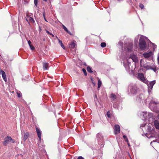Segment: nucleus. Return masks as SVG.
Here are the masks:
<instances>
[{
	"label": "nucleus",
	"instance_id": "f257e3e1",
	"mask_svg": "<svg viewBox=\"0 0 159 159\" xmlns=\"http://www.w3.org/2000/svg\"><path fill=\"white\" fill-rule=\"evenodd\" d=\"M152 126L151 124H148L147 126V132L146 133V136L148 138L154 137V135L151 134V132L153 131Z\"/></svg>",
	"mask_w": 159,
	"mask_h": 159
},
{
	"label": "nucleus",
	"instance_id": "f03ea898",
	"mask_svg": "<svg viewBox=\"0 0 159 159\" xmlns=\"http://www.w3.org/2000/svg\"><path fill=\"white\" fill-rule=\"evenodd\" d=\"M137 77V79L141 81L144 83L145 84H148V80L144 77L143 73H138Z\"/></svg>",
	"mask_w": 159,
	"mask_h": 159
},
{
	"label": "nucleus",
	"instance_id": "7ed1b4c3",
	"mask_svg": "<svg viewBox=\"0 0 159 159\" xmlns=\"http://www.w3.org/2000/svg\"><path fill=\"white\" fill-rule=\"evenodd\" d=\"M4 141L3 142V145L4 146L7 145V144L9 142H11L12 143L15 142V140L12 139L10 136H7L5 137L4 139Z\"/></svg>",
	"mask_w": 159,
	"mask_h": 159
},
{
	"label": "nucleus",
	"instance_id": "20e7f679",
	"mask_svg": "<svg viewBox=\"0 0 159 159\" xmlns=\"http://www.w3.org/2000/svg\"><path fill=\"white\" fill-rule=\"evenodd\" d=\"M139 47L141 50H144L146 48V43L143 39H140L139 40Z\"/></svg>",
	"mask_w": 159,
	"mask_h": 159
},
{
	"label": "nucleus",
	"instance_id": "39448f33",
	"mask_svg": "<svg viewBox=\"0 0 159 159\" xmlns=\"http://www.w3.org/2000/svg\"><path fill=\"white\" fill-rule=\"evenodd\" d=\"M129 58L128 57H126V58L123 60V64L124 67H125L126 70L128 71H129V62L128 59Z\"/></svg>",
	"mask_w": 159,
	"mask_h": 159
},
{
	"label": "nucleus",
	"instance_id": "423d86ee",
	"mask_svg": "<svg viewBox=\"0 0 159 159\" xmlns=\"http://www.w3.org/2000/svg\"><path fill=\"white\" fill-rule=\"evenodd\" d=\"M140 114L142 118H143L144 120H147V118L148 116L150 117L152 116V113H147L146 112H141L140 113Z\"/></svg>",
	"mask_w": 159,
	"mask_h": 159
},
{
	"label": "nucleus",
	"instance_id": "0eeeda50",
	"mask_svg": "<svg viewBox=\"0 0 159 159\" xmlns=\"http://www.w3.org/2000/svg\"><path fill=\"white\" fill-rule=\"evenodd\" d=\"M155 84L156 81H155V80L154 81H150V82H149L148 80V84H147L148 87V90H152L153 85H154Z\"/></svg>",
	"mask_w": 159,
	"mask_h": 159
},
{
	"label": "nucleus",
	"instance_id": "6e6552de",
	"mask_svg": "<svg viewBox=\"0 0 159 159\" xmlns=\"http://www.w3.org/2000/svg\"><path fill=\"white\" fill-rule=\"evenodd\" d=\"M114 133L115 134L119 133L120 131V128L119 125H115L114 127Z\"/></svg>",
	"mask_w": 159,
	"mask_h": 159
},
{
	"label": "nucleus",
	"instance_id": "1a4fd4ad",
	"mask_svg": "<svg viewBox=\"0 0 159 159\" xmlns=\"http://www.w3.org/2000/svg\"><path fill=\"white\" fill-rule=\"evenodd\" d=\"M130 58H131L133 62H138V60L137 56L135 54H130Z\"/></svg>",
	"mask_w": 159,
	"mask_h": 159
},
{
	"label": "nucleus",
	"instance_id": "9d476101",
	"mask_svg": "<svg viewBox=\"0 0 159 159\" xmlns=\"http://www.w3.org/2000/svg\"><path fill=\"white\" fill-rule=\"evenodd\" d=\"M97 140L100 142H102L103 139V137L102 134L100 133H98L97 135Z\"/></svg>",
	"mask_w": 159,
	"mask_h": 159
},
{
	"label": "nucleus",
	"instance_id": "9b49d317",
	"mask_svg": "<svg viewBox=\"0 0 159 159\" xmlns=\"http://www.w3.org/2000/svg\"><path fill=\"white\" fill-rule=\"evenodd\" d=\"M36 131L37 134L39 138V139L40 141L41 140V131L40 129L38 127H36Z\"/></svg>",
	"mask_w": 159,
	"mask_h": 159
},
{
	"label": "nucleus",
	"instance_id": "f8f14e48",
	"mask_svg": "<svg viewBox=\"0 0 159 159\" xmlns=\"http://www.w3.org/2000/svg\"><path fill=\"white\" fill-rule=\"evenodd\" d=\"M152 55V53L151 52H148V53H144L143 54L144 57H145V58H147L151 57Z\"/></svg>",
	"mask_w": 159,
	"mask_h": 159
},
{
	"label": "nucleus",
	"instance_id": "ddd939ff",
	"mask_svg": "<svg viewBox=\"0 0 159 159\" xmlns=\"http://www.w3.org/2000/svg\"><path fill=\"white\" fill-rule=\"evenodd\" d=\"M31 16V15H29L28 14H27L26 15V17H27L28 18H29V20L30 22L32 23H34L35 22V21L33 18L30 17Z\"/></svg>",
	"mask_w": 159,
	"mask_h": 159
},
{
	"label": "nucleus",
	"instance_id": "4468645a",
	"mask_svg": "<svg viewBox=\"0 0 159 159\" xmlns=\"http://www.w3.org/2000/svg\"><path fill=\"white\" fill-rule=\"evenodd\" d=\"M137 88L136 86H132L131 89V93L132 94H134L137 92Z\"/></svg>",
	"mask_w": 159,
	"mask_h": 159
},
{
	"label": "nucleus",
	"instance_id": "2eb2a0df",
	"mask_svg": "<svg viewBox=\"0 0 159 159\" xmlns=\"http://www.w3.org/2000/svg\"><path fill=\"white\" fill-rule=\"evenodd\" d=\"M1 72L2 77L3 80H4L5 82H6L7 81V80L6 76L5 73L4 72V71L2 70H1Z\"/></svg>",
	"mask_w": 159,
	"mask_h": 159
},
{
	"label": "nucleus",
	"instance_id": "dca6fc26",
	"mask_svg": "<svg viewBox=\"0 0 159 159\" xmlns=\"http://www.w3.org/2000/svg\"><path fill=\"white\" fill-rule=\"evenodd\" d=\"M49 63H43V66L44 70H48L49 68Z\"/></svg>",
	"mask_w": 159,
	"mask_h": 159
},
{
	"label": "nucleus",
	"instance_id": "f3484780",
	"mask_svg": "<svg viewBox=\"0 0 159 159\" xmlns=\"http://www.w3.org/2000/svg\"><path fill=\"white\" fill-rule=\"evenodd\" d=\"M154 126L157 129H159V122L157 120H155L154 122Z\"/></svg>",
	"mask_w": 159,
	"mask_h": 159
},
{
	"label": "nucleus",
	"instance_id": "a211bd4d",
	"mask_svg": "<svg viewBox=\"0 0 159 159\" xmlns=\"http://www.w3.org/2000/svg\"><path fill=\"white\" fill-rule=\"evenodd\" d=\"M76 45V42H72L70 44L69 47L70 48H73Z\"/></svg>",
	"mask_w": 159,
	"mask_h": 159
},
{
	"label": "nucleus",
	"instance_id": "6ab92c4d",
	"mask_svg": "<svg viewBox=\"0 0 159 159\" xmlns=\"http://www.w3.org/2000/svg\"><path fill=\"white\" fill-rule=\"evenodd\" d=\"M110 98L112 100L114 101L116 99V96L115 94L112 93L111 94Z\"/></svg>",
	"mask_w": 159,
	"mask_h": 159
},
{
	"label": "nucleus",
	"instance_id": "aec40b11",
	"mask_svg": "<svg viewBox=\"0 0 159 159\" xmlns=\"http://www.w3.org/2000/svg\"><path fill=\"white\" fill-rule=\"evenodd\" d=\"M29 134L28 132H26L24 134L23 136V140L24 141H26L27 139L29 137Z\"/></svg>",
	"mask_w": 159,
	"mask_h": 159
},
{
	"label": "nucleus",
	"instance_id": "412c9836",
	"mask_svg": "<svg viewBox=\"0 0 159 159\" xmlns=\"http://www.w3.org/2000/svg\"><path fill=\"white\" fill-rule=\"evenodd\" d=\"M62 28L63 29L66 31L69 34L71 35V33L66 28V27L63 25H62Z\"/></svg>",
	"mask_w": 159,
	"mask_h": 159
},
{
	"label": "nucleus",
	"instance_id": "4be33fe9",
	"mask_svg": "<svg viewBox=\"0 0 159 159\" xmlns=\"http://www.w3.org/2000/svg\"><path fill=\"white\" fill-rule=\"evenodd\" d=\"M144 67L147 69H151L152 66L150 65L145 64L144 66Z\"/></svg>",
	"mask_w": 159,
	"mask_h": 159
},
{
	"label": "nucleus",
	"instance_id": "5701e85b",
	"mask_svg": "<svg viewBox=\"0 0 159 159\" xmlns=\"http://www.w3.org/2000/svg\"><path fill=\"white\" fill-rule=\"evenodd\" d=\"M58 40L59 43H60V44L61 45V46L62 47V48H63L64 49H65V46H64V45L62 43V41L61 40H60V39H58Z\"/></svg>",
	"mask_w": 159,
	"mask_h": 159
},
{
	"label": "nucleus",
	"instance_id": "b1692460",
	"mask_svg": "<svg viewBox=\"0 0 159 159\" xmlns=\"http://www.w3.org/2000/svg\"><path fill=\"white\" fill-rule=\"evenodd\" d=\"M87 71L89 73H91L93 72V71H92V68L89 66L87 67Z\"/></svg>",
	"mask_w": 159,
	"mask_h": 159
},
{
	"label": "nucleus",
	"instance_id": "393cba45",
	"mask_svg": "<svg viewBox=\"0 0 159 159\" xmlns=\"http://www.w3.org/2000/svg\"><path fill=\"white\" fill-rule=\"evenodd\" d=\"M124 48L125 51L127 52H129V47L128 46L126 47L125 46H124Z\"/></svg>",
	"mask_w": 159,
	"mask_h": 159
},
{
	"label": "nucleus",
	"instance_id": "a878e982",
	"mask_svg": "<svg viewBox=\"0 0 159 159\" xmlns=\"http://www.w3.org/2000/svg\"><path fill=\"white\" fill-rule=\"evenodd\" d=\"M102 85V82L101 80H99L98 81V88H99Z\"/></svg>",
	"mask_w": 159,
	"mask_h": 159
},
{
	"label": "nucleus",
	"instance_id": "bb28decb",
	"mask_svg": "<svg viewBox=\"0 0 159 159\" xmlns=\"http://www.w3.org/2000/svg\"><path fill=\"white\" fill-rule=\"evenodd\" d=\"M151 69H152L154 72H156L157 70L156 67L154 65L152 66Z\"/></svg>",
	"mask_w": 159,
	"mask_h": 159
},
{
	"label": "nucleus",
	"instance_id": "cd10ccee",
	"mask_svg": "<svg viewBox=\"0 0 159 159\" xmlns=\"http://www.w3.org/2000/svg\"><path fill=\"white\" fill-rule=\"evenodd\" d=\"M106 46V44L105 43L102 42L101 43V46L102 48H104Z\"/></svg>",
	"mask_w": 159,
	"mask_h": 159
},
{
	"label": "nucleus",
	"instance_id": "c85d7f7f",
	"mask_svg": "<svg viewBox=\"0 0 159 159\" xmlns=\"http://www.w3.org/2000/svg\"><path fill=\"white\" fill-rule=\"evenodd\" d=\"M107 117L109 118H110L111 117V114L109 111H108L107 113Z\"/></svg>",
	"mask_w": 159,
	"mask_h": 159
},
{
	"label": "nucleus",
	"instance_id": "c756f323",
	"mask_svg": "<svg viewBox=\"0 0 159 159\" xmlns=\"http://www.w3.org/2000/svg\"><path fill=\"white\" fill-rule=\"evenodd\" d=\"M46 31L47 33L48 34H49L50 35H51L53 37H54V35L53 34H52V33H50L48 31V30H46Z\"/></svg>",
	"mask_w": 159,
	"mask_h": 159
},
{
	"label": "nucleus",
	"instance_id": "7c9ffc66",
	"mask_svg": "<svg viewBox=\"0 0 159 159\" xmlns=\"http://www.w3.org/2000/svg\"><path fill=\"white\" fill-rule=\"evenodd\" d=\"M123 138L124 139H125V141L126 142H128V139L127 138V137L126 135H123Z\"/></svg>",
	"mask_w": 159,
	"mask_h": 159
},
{
	"label": "nucleus",
	"instance_id": "2f4dec72",
	"mask_svg": "<svg viewBox=\"0 0 159 159\" xmlns=\"http://www.w3.org/2000/svg\"><path fill=\"white\" fill-rule=\"evenodd\" d=\"M83 72H84V75H85L86 76L87 75V73L86 71V70L85 69H83L82 70Z\"/></svg>",
	"mask_w": 159,
	"mask_h": 159
},
{
	"label": "nucleus",
	"instance_id": "473e14b6",
	"mask_svg": "<svg viewBox=\"0 0 159 159\" xmlns=\"http://www.w3.org/2000/svg\"><path fill=\"white\" fill-rule=\"evenodd\" d=\"M139 7L141 9L144 8V6L143 5V4L140 3L139 5Z\"/></svg>",
	"mask_w": 159,
	"mask_h": 159
},
{
	"label": "nucleus",
	"instance_id": "72a5a7b5",
	"mask_svg": "<svg viewBox=\"0 0 159 159\" xmlns=\"http://www.w3.org/2000/svg\"><path fill=\"white\" fill-rule=\"evenodd\" d=\"M38 0H34V5L36 7H37L38 3Z\"/></svg>",
	"mask_w": 159,
	"mask_h": 159
},
{
	"label": "nucleus",
	"instance_id": "f704fd0d",
	"mask_svg": "<svg viewBox=\"0 0 159 159\" xmlns=\"http://www.w3.org/2000/svg\"><path fill=\"white\" fill-rule=\"evenodd\" d=\"M30 49L32 50L34 49V47L32 46V45L30 46Z\"/></svg>",
	"mask_w": 159,
	"mask_h": 159
},
{
	"label": "nucleus",
	"instance_id": "c9c22d12",
	"mask_svg": "<svg viewBox=\"0 0 159 159\" xmlns=\"http://www.w3.org/2000/svg\"><path fill=\"white\" fill-rule=\"evenodd\" d=\"M131 72L132 73V74H133V75H135L136 74V73L134 70H131Z\"/></svg>",
	"mask_w": 159,
	"mask_h": 159
},
{
	"label": "nucleus",
	"instance_id": "e433bc0d",
	"mask_svg": "<svg viewBox=\"0 0 159 159\" xmlns=\"http://www.w3.org/2000/svg\"><path fill=\"white\" fill-rule=\"evenodd\" d=\"M118 45H120V46L122 47L123 45V43L121 42H119L118 43Z\"/></svg>",
	"mask_w": 159,
	"mask_h": 159
},
{
	"label": "nucleus",
	"instance_id": "4c0bfd02",
	"mask_svg": "<svg viewBox=\"0 0 159 159\" xmlns=\"http://www.w3.org/2000/svg\"><path fill=\"white\" fill-rule=\"evenodd\" d=\"M17 95L18 96V97L19 98L20 97L22 96V95L20 93H17Z\"/></svg>",
	"mask_w": 159,
	"mask_h": 159
},
{
	"label": "nucleus",
	"instance_id": "58836bf2",
	"mask_svg": "<svg viewBox=\"0 0 159 159\" xmlns=\"http://www.w3.org/2000/svg\"><path fill=\"white\" fill-rule=\"evenodd\" d=\"M43 16L44 19V20H45L46 22H48V21H47V20H46V19L45 18V14L44 13H43Z\"/></svg>",
	"mask_w": 159,
	"mask_h": 159
},
{
	"label": "nucleus",
	"instance_id": "ea45409f",
	"mask_svg": "<svg viewBox=\"0 0 159 159\" xmlns=\"http://www.w3.org/2000/svg\"><path fill=\"white\" fill-rule=\"evenodd\" d=\"M77 159H84V158L81 156L78 157Z\"/></svg>",
	"mask_w": 159,
	"mask_h": 159
},
{
	"label": "nucleus",
	"instance_id": "a19ab883",
	"mask_svg": "<svg viewBox=\"0 0 159 159\" xmlns=\"http://www.w3.org/2000/svg\"><path fill=\"white\" fill-rule=\"evenodd\" d=\"M28 44H29V46H30V45H31V41H30V40L28 41Z\"/></svg>",
	"mask_w": 159,
	"mask_h": 159
},
{
	"label": "nucleus",
	"instance_id": "79ce46f5",
	"mask_svg": "<svg viewBox=\"0 0 159 159\" xmlns=\"http://www.w3.org/2000/svg\"><path fill=\"white\" fill-rule=\"evenodd\" d=\"M133 46V44L130 43V48L131 47V46Z\"/></svg>",
	"mask_w": 159,
	"mask_h": 159
},
{
	"label": "nucleus",
	"instance_id": "37998d69",
	"mask_svg": "<svg viewBox=\"0 0 159 159\" xmlns=\"http://www.w3.org/2000/svg\"><path fill=\"white\" fill-rule=\"evenodd\" d=\"M151 103L157 104V103L156 102H153V101H152V102H151Z\"/></svg>",
	"mask_w": 159,
	"mask_h": 159
},
{
	"label": "nucleus",
	"instance_id": "c03bdc74",
	"mask_svg": "<svg viewBox=\"0 0 159 159\" xmlns=\"http://www.w3.org/2000/svg\"><path fill=\"white\" fill-rule=\"evenodd\" d=\"M26 20L29 23V18H28L27 17L26 18Z\"/></svg>",
	"mask_w": 159,
	"mask_h": 159
},
{
	"label": "nucleus",
	"instance_id": "a18cd8bd",
	"mask_svg": "<svg viewBox=\"0 0 159 159\" xmlns=\"http://www.w3.org/2000/svg\"><path fill=\"white\" fill-rule=\"evenodd\" d=\"M113 107H114L117 108V106L116 105V104H114Z\"/></svg>",
	"mask_w": 159,
	"mask_h": 159
},
{
	"label": "nucleus",
	"instance_id": "49530a36",
	"mask_svg": "<svg viewBox=\"0 0 159 159\" xmlns=\"http://www.w3.org/2000/svg\"><path fill=\"white\" fill-rule=\"evenodd\" d=\"M158 62L159 64V56H158Z\"/></svg>",
	"mask_w": 159,
	"mask_h": 159
},
{
	"label": "nucleus",
	"instance_id": "de8ad7c7",
	"mask_svg": "<svg viewBox=\"0 0 159 159\" xmlns=\"http://www.w3.org/2000/svg\"><path fill=\"white\" fill-rule=\"evenodd\" d=\"M127 142V144H128V146L129 147V143L128 142Z\"/></svg>",
	"mask_w": 159,
	"mask_h": 159
},
{
	"label": "nucleus",
	"instance_id": "09e8293b",
	"mask_svg": "<svg viewBox=\"0 0 159 159\" xmlns=\"http://www.w3.org/2000/svg\"><path fill=\"white\" fill-rule=\"evenodd\" d=\"M25 2H28V0H24Z\"/></svg>",
	"mask_w": 159,
	"mask_h": 159
},
{
	"label": "nucleus",
	"instance_id": "8fccbe9b",
	"mask_svg": "<svg viewBox=\"0 0 159 159\" xmlns=\"http://www.w3.org/2000/svg\"><path fill=\"white\" fill-rule=\"evenodd\" d=\"M95 98H97V96L96 95H95Z\"/></svg>",
	"mask_w": 159,
	"mask_h": 159
},
{
	"label": "nucleus",
	"instance_id": "3c124183",
	"mask_svg": "<svg viewBox=\"0 0 159 159\" xmlns=\"http://www.w3.org/2000/svg\"><path fill=\"white\" fill-rule=\"evenodd\" d=\"M130 159H132L130 157Z\"/></svg>",
	"mask_w": 159,
	"mask_h": 159
}]
</instances>
